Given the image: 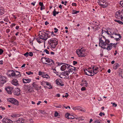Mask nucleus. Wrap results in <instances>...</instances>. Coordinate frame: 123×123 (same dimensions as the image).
Wrapping results in <instances>:
<instances>
[{"instance_id": "obj_1", "label": "nucleus", "mask_w": 123, "mask_h": 123, "mask_svg": "<svg viewBox=\"0 0 123 123\" xmlns=\"http://www.w3.org/2000/svg\"><path fill=\"white\" fill-rule=\"evenodd\" d=\"M99 46L102 49H106V47H105L106 45V42L102 40V39H99Z\"/></svg>"}, {"instance_id": "obj_2", "label": "nucleus", "mask_w": 123, "mask_h": 123, "mask_svg": "<svg viewBox=\"0 0 123 123\" xmlns=\"http://www.w3.org/2000/svg\"><path fill=\"white\" fill-rule=\"evenodd\" d=\"M7 100L14 105H18V102L17 100L13 98L7 99Z\"/></svg>"}, {"instance_id": "obj_3", "label": "nucleus", "mask_w": 123, "mask_h": 123, "mask_svg": "<svg viewBox=\"0 0 123 123\" xmlns=\"http://www.w3.org/2000/svg\"><path fill=\"white\" fill-rule=\"evenodd\" d=\"M122 13L123 14V10H122L121 11H119L118 12H117L116 13V17L117 18L118 16L120 17L122 21H123V16Z\"/></svg>"}, {"instance_id": "obj_4", "label": "nucleus", "mask_w": 123, "mask_h": 123, "mask_svg": "<svg viewBox=\"0 0 123 123\" xmlns=\"http://www.w3.org/2000/svg\"><path fill=\"white\" fill-rule=\"evenodd\" d=\"M75 117H74L73 115H71L70 114L67 113L65 115V117L66 118H68V119H74L75 118L76 119L78 118L77 117L76 115H75Z\"/></svg>"}, {"instance_id": "obj_5", "label": "nucleus", "mask_w": 123, "mask_h": 123, "mask_svg": "<svg viewBox=\"0 0 123 123\" xmlns=\"http://www.w3.org/2000/svg\"><path fill=\"white\" fill-rule=\"evenodd\" d=\"M13 88L12 87L8 86L7 87H5V89L7 92L9 94H12V90Z\"/></svg>"}, {"instance_id": "obj_6", "label": "nucleus", "mask_w": 123, "mask_h": 123, "mask_svg": "<svg viewBox=\"0 0 123 123\" xmlns=\"http://www.w3.org/2000/svg\"><path fill=\"white\" fill-rule=\"evenodd\" d=\"M13 94L17 96L19 95L20 93V90L18 88H15L12 91Z\"/></svg>"}, {"instance_id": "obj_7", "label": "nucleus", "mask_w": 123, "mask_h": 123, "mask_svg": "<svg viewBox=\"0 0 123 123\" xmlns=\"http://www.w3.org/2000/svg\"><path fill=\"white\" fill-rule=\"evenodd\" d=\"M0 80L2 83L4 84L6 82L7 80V78L3 76H1L0 77Z\"/></svg>"}, {"instance_id": "obj_8", "label": "nucleus", "mask_w": 123, "mask_h": 123, "mask_svg": "<svg viewBox=\"0 0 123 123\" xmlns=\"http://www.w3.org/2000/svg\"><path fill=\"white\" fill-rule=\"evenodd\" d=\"M71 67L73 68H70L68 70V73L69 74L71 73V74H73L74 73L76 70V68L74 67L71 66Z\"/></svg>"}, {"instance_id": "obj_9", "label": "nucleus", "mask_w": 123, "mask_h": 123, "mask_svg": "<svg viewBox=\"0 0 123 123\" xmlns=\"http://www.w3.org/2000/svg\"><path fill=\"white\" fill-rule=\"evenodd\" d=\"M44 37H46V38H48L50 37L51 33V32L49 31H47V33L44 32Z\"/></svg>"}, {"instance_id": "obj_10", "label": "nucleus", "mask_w": 123, "mask_h": 123, "mask_svg": "<svg viewBox=\"0 0 123 123\" xmlns=\"http://www.w3.org/2000/svg\"><path fill=\"white\" fill-rule=\"evenodd\" d=\"M99 5L103 8H105L107 6L108 3L105 1L103 3H101L99 4Z\"/></svg>"}, {"instance_id": "obj_11", "label": "nucleus", "mask_w": 123, "mask_h": 123, "mask_svg": "<svg viewBox=\"0 0 123 123\" xmlns=\"http://www.w3.org/2000/svg\"><path fill=\"white\" fill-rule=\"evenodd\" d=\"M2 121L6 123H13L12 120L7 118H4L2 120Z\"/></svg>"}, {"instance_id": "obj_12", "label": "nucleus", "mask_w": 123, "mask_h": 123, "mask_svg": "<svg viewBox=\"0 0 123 123\" xmlns=\"http://www.w3.org/2000/svg\"><path fill=\"white\" fill-rule=\"evenodd\" d=\"M12 84L15 86H19V84L18 83V81L16 79H13L12 81Z\"/></svg>"}, {"instance_id": "obj_13", "label": "nucleus", "mask_w": 123, "mask_h": 123, "mask_svg": "<svg viewBox=\"0 0 123 123\" xmlns=\"http://www.w3.org/2000/svg\"><path fill=\"white\" fill-rule=\"evenodd\" d=\"M113 45L115 44V43L112 44L111 43L107 45V47L106 48V49L107 50H111L112 48V46Z\"/></svg>"}, {"instance_id": "obj_14", "label": "nucleus", "mask_w": 123, "mask_h": 123, "mask_svg": "<svg viewBox=\"0 0 123 123\" xmlns=\"http://www.w3.org/2000/svg\"><path fill=\"white\" fill-rule=\"evenodd\" d=\"M69 73L68 71H66L63 72H62V75L64 76H65L66 77H68L67 78L69 77Z\"/></svg>"}, {"instance_id": "obj_15", "label": "nucleus", "mask_w": 123, "mask_h": 123, "mask_svg": "<svg viewBox=\"0 0 123 123\" xmlns=\"http://www.w3.org/2000/svg\"><path fill=\"white\" fill-rule=\"evenodd\" d=\"M16 122L18 123H23L24 122V120L23 118L20 117L16 121Z\"/></svg>"}, {"instance_id": "obj_16", "label": "nucleus", "mask_w": 123, "mask_h": 123, "mask_svg": "<svg viewBox=\"0 0 123 123\" xmlns=\"http://www.w3.org/2000/svg\"><path fill=\"white\" fill-rule=\"evenodd\" d=\"M37 40V41L39 43H42L44 42V43H45L47 39H36Z\"/></svg>"}, {"instance_id": "obj_17", "label": "nucleus", "mask_w": 123, "mask_h": 123, "mask_svg": "<svg viewBox=\"0 0 123 123\" xmlns=\"http://www.w3.org/2000/svg\"><path fill=\"white\" fill-rule=\"evenodd\" d=\"M58 40L57 39H56V40H52L51 39L49 40V41L48 43L49 44H51V43H55V42H58Z\"/></svg>"}, {"instance_id": "obj_18", "label": "nucleus", "mask_w": 123, "mask_h": 123, "mask_svg": "<svg viewBox=\"0 0 123 123\" xmlns=\"http://www.w3.org/2000/svg\"><path fill=\"white\" fill-rule=\"evenodd\" d=\"M32 85L36 90L38 91L39 90L38 86L36 84V83L33 82Z\"/></svg>"}, {"instance_id": "obj_19", "label": "nucleus", "mask_w": 123, "mask_h": 123, "mask_svg": "<svg viewBox=\"0 0 123 123\" xmlns=\"http://www.w3.org/2000/svg\"><path fill=\"white\" fill-rule=\"evenodd\" d=\"M12 72L11 73L9 74V75L10 76H11L12 77H15V73L14 72V71L13 70H10L9 71V72Z\"/></svg>"}, {"instance_id": "obj_20", "label": "nucleus", "mask_w": 123, "mask_h": 123, "mask_svg": "<svg viewBox=\"0 0 123 123\" xmlns=\"http://www.w3.org/2000/svg\"><path fill=\"white\" fill-rule=\"evenodd\" d=\"M23 82L24 83H27L31 81L30 79H23L22 80Z\"/></svg>"}, {"instance_id": "obj_21", "label": "nucleus", "mask_w": 123, "mask_h": 123, "mask_svg": "<svg viewBox=\"0 0 123 123\" xmlns=\"http://www.w3.org/2000/svg\"><path fill=\"white\" fill-rule=\"evenodd\" d=\"M56 83L58 85L61 86H64V84H63L61 83L60 82V81H59V80L58 79H57L56 80Z\"/></svg>"}, {"instance_id": "obj_22", "label": "nucleus", "mask_w": 123, "mask_h": 123, "mask_svg": "<svg viewBox=\"0 0 123 123\" xmlns=\"http://www.w3.org/2000/svg\"><path fill=\"white\" fill-rule=\"evenodd\" d=\"M84 51L82 50V48H81L79 50L78 49L77 50L76 52L77 54L78 55H80V54H81Z\"/></svg>"}, {"instance_id": "obj_23", "label": "nucleus", "mask_w": 123, "mask_h": 123, "mask_svg": "<svg viewBox=\"0 0 123 123\" xmlns=\"http://www.w3.org/2000/svg\"><path fill=\"white\" fill-rule=\"evenodd\" d=\"M67 67V66L66 65H63L61 67V69L62 71H64L65 70Z\"/></svg>"}, {"instance_id": "obj_24", "label": "nucleus", "mask_w": 123, "mask_h": 123, "mask_svg": "<svg viewBox=\"0 0 123 123\" xmlns=\"http://www.w3.org/2000/svg\"><path fill=\"white\" fill-rule=\"evenodd\" d=\"M46 62L48 63L52 62L53 63V64H54V61L52 59H50L49 58H47V59L46 60Z\"/></svg>"}, {"instance_id": "obj_25", "label": "nucleus", "mask_w": 123, "mask_h": 123, "mask_svg": "<svg viewBox=\"0 0 123 123\" xmlns=\"http://www.w3.org/2000/svg\"><path fill=\"white\" fill-rule=\"evenodd\" d=\"M119 66L118 63H117L114 65L113 68L115 70L117 69Z\"/></svg>"}, {"instance_id": "obj_26", "label": "nucleus", "mask_w": 123, "mask_h": 123, "mask_svg": "<svg viewBox=\"0 0 123 123\" xmlns=\"http://www.w3.org/2000/svg\"><path fill=\"white\" fill-rule=\"evenodd\" d=\"M11 117H19L20 116L18 114H13L10 116Z\"/></svg>"}, {"instance_id": "obj_27", "label": "nucleus", "mask_w": 123, "mask_h": 123, "mask_svg": "<svg viewBox=\"0 0 123 123\" xmlns=\"http://www.w3.org/2000/svg\"><path fill=\"white\" fill-rule=\"evenodd\" d=\"M4 13V9L2 8H0V15H2Z\"/></svg>"}, {"instance_id": "obj_28", "label": "nucleus", "mask_w": 123, "mask_h": 123, "mask_svg": "<svg viewBox=\"0 0 123 123\" xmlns=\"http://www.w3.org/2000/svg\"><path fill=\"white\" fill-rule=\"evenodd\" d=\"M15 77H18L21 76L20 73L16 71L15 73Z\"/></svg>"}, {"instance_id": "obj_29", "label": "nucleus", "mask_w": 123, "mask_h": 123, "mask_svg": "<svg viewBox=\"0 0 123 123\" xmlns=\"http://www.w3.org/2000/svg\"><path fill=\"white\" fill-rule=\"evenodd\" d=\"M113 34H115L116 35L118 36V37L117 38H121V36L119 34L116 33L115 32H113V33H112L111 35H112Z\"/></svg>"}, {"instance_id": "obj_30", "label": "nucleus", "mask_w": 123, "mask_h": 123, "mask_svg": "<svg viewBox=\"0 0 123 123\" xmlns=\"http://www.w3.org/2000/svg\"><path fill=\"white\" fill-rule=\"evenodd\" d=\"M92 68L93 70L95 71V72H96V73H95V74H96L97 73V71H98V68L96 67H93Z\"/></svg>"}, {"instance_id": "obj_31", "label": "nucleus", "mask_w": 123, "mask_h": 123, "mask_svg": "<svg viewBox=\"0 0 123 123\" xmlns=\"http://www.w3.org/2000/svg\"><path fill=\"white\" fill-rule=\"evenodd\" d=\"M53 15L54 16H55L57 14L59 13V12H56V11H55V9H54V10L53 11Z\"/></svg>"}, {"instance_id": "obj_32", "label": "nucleus", "mask_w": 123, "mask_h": 123, "mask_svg": "<svg viewBox=\"0 0 123 123\" xmlns=\"http://www.w3.org/2000/svg\"><path fill=\"white\" fill-rule=\"evenodd\" d=\"M93 23L94 26L95 27H96V26H98L99 25V23L98 22H97V21H95V22H94Z\"/></svg>"}, {"instance_id": "obj_33", "label": "nucleus", "mask_w": 123, "mask_h": 123, "mask_svg": "<svg viewBox=\"0 0 123 123\" xmlns=\"http://www.w3.org/2000/svg\"><path fill=\"white\" fill-rule=\"evenodd\" d=\"M80 12L79 11H77L75 10H73L72 11V13L73 14H76Z\"/></svg>"}, {"instance_id": "obj_34", "label": "nucleus", "mask_w": 123, "mask_h": 123, "mask_svg": "<svg viewBox=\"0 0 123 123\" xmlns=\"http://www.w3.org/2000/svg\"><path fill=\"white\" fill-rule=\"evenodd\" d=\"M86 54L84 52V51L81 54H80V55H78L79 57H85L86 55Z\"/></svg>"}, {"instance_id": "obj_35", "label": "nucleus", "mask_w": 123, "mask_h": 123, "mask_svg": "<svg viewBox=\"0 0 123 123\" xmlns=\"http://www.w3.org/2000/svg\"><path fill=\"white\" fill-rule=\"evenodd\" d=\"M114 21L115 22H117L119 24L122 25H123V22L120 20H117L116 19L114 20Z\"/></svg>"}, {"instance_id": "obj_36", "label": "nucleus", "mask_w": 123, "mask_h": 123, "mask_svg": "<svg viewBox=\"0 0 123 123\" xmlns=\"http://www.w3.org/2000/svg\"><path fill=\"white\" fill-rule=\"evenodd\" d=\"M86 71H87V69H86V70H84V72H85V73L86 75H88V76H92L94 75V74H87V72H86Z\"/></svg>"}, {"instance_id": "obj_37", "label": "nucleus", "mask_w": 123, "mask_h": 123, "mask_svg": "<svg viewBox=\"0 0 123 123\" xmlns=\"http://www.w3.org/2000/svg\"><path fill=\"white\" fill-rule=\"evenodd\" d=\"M106 31H107L104 30L103 29H102L101 32L102 34V35L103 34H104V35L105 34H105L106 33Z\"/></svg>"}, {"instance_id": "obj_38", "label": "nucleus", "mask_w": 123, "mask_h": 123, "mask_svg": "<svg viewBox=\"0 0 123 123\" xmlns=\"http://www.w3.org/2000/svg\"><path fill=\"white\" fill-rule=\"evenodd\" d=\"M54 43L55 44H53L52 45V46H53L52 47L53 48H55V46L57 45L58 43L57 42H55Z\"/></svg>"}, {"instance_id": "obj_39", "label": "nucleus", "mask_w": 123, "mask_h": 123, "mask_svg": "<svg viewBox=\"0 0 123 123\" xmlns=\"http://www.w3.org/2000/svg\"><path fill=\"white\" fill-rule=\"evenodd\" d=\"M26 73L28 75H30L31 74H33V72H31L30 71L26 72Z\"/></svg>"}, {"instance_id": "obj_40", "label": "nucleus", "mask_w": 123, "mask_h": 123, "mask_svg": "<svg viewBox=\"0 0 123 123\" xmlns=\"http://www.w3.org/2000/svg\"><path fill=\"white\" fill-rule=\"evenodd\" d=\"M105 39V41L106 42V44L107 45L110 43V41L107 39Z\"/></svg>"}, {"instance_id": "obj_41", "label": "nucleus", "mask_w": 123, "mask_h": 123, "mask_svg": "<svg viewBox=\"0 0 123 123\" xmlns=\"http://www.w3.org/2000/svg\"><path fill=\"white\" fill-rule=\"evenodd\" d=\"M98 3H99V4H100L101 3H103L105 1L104 0H98Z\"/></svg>"}, {"instance_id": "obj_42", "label": "nucleus", "mask_w": 123, "mask_h": 123, "mask_svg": "<svg viewBox=\"0 0 123 123\" xmlns=\"http://www.w3.org/2000/svg\"><path fill=\"white\" fill-rule=\"evenodd\" d=\"M65 64L67 66V69H69V68H70V66H71L68 64H66V63H64V64Z\"/></svg>"}, {"instance_id": "obj_43", "label": "nucleus", "mask_w": 123, "mask_h": 123, "mask_svg": "<svg viewBox=\"0 0 123 123\" xmlns=\"http://www.w3.org/2000/svg\"><path fill=\"white\" fill-rule=\"evenodd\" d=\"M83 82L84 84H86L85 86H87L88 83H87V82L86 80L83 81Z\"/></svg>"}, {"instance_id": "obj_44", "label": "nucleus", "mask_w": 123, "mask_h": 123, "mask_svg": "<svg viewBox=\"0 0 123 123\" xmlns=\"http://www.w3.org/2000/svg\"><path fill=\"white\" fill-rule=\"evenodd\" d=\"M56 63H57L58 64V65L57 66H60L61 65L64 64V63H59L58 62H56Z\"/></svg>"}, {"instance_id": "obj_45", "label": "nucleus", "mask_w": 123, "mask_h": 123, "mask_svg": "<svg viewBox=\"0 0 123 123\" xmlns=\"http://www.w3.org/2000/svg\"><path fill=\"white\" fill-rule=\"evenodd\" d=\"M102 115H103V116H105V114L104 113H102V112H100L99 114V115H100L101 116H102Z\"/></svg>"}, {"instance_id": "obj_46", "label": "nucleus", "mask_w": 123, "mask_h": 123, "mask_svg": "<svg viewBox=\"0 0 123 123\" xmlns=\"http://www.w3.org/2000/svg\"><path fill=\"white\" fill-rule=\"evenodd\" d=\"M29 54V53L28 52H27L26 53L24 54V55L26 57H27L28 56Z\"/></svg>"}, {"instance_id": "obj_47", "label": "nucleus", "mask_w": 123, "mask_h": 123, "mask_svg": "<svg viewBox=\"0 0 123 123\" xmlns=\"http://www.w3.org/2000/svg\"><path fill=\"white\" fill-rule=\"evenodd\" d=\"M29 55L30 56H33V54L32 53V52H29Z\"/></svg>"}, {"instance_id": "obj_48", "label": "nucleus", "mask_w": 123, "mask_h": 123, "mask_svg": "<svg viewBox=\"0 0 123 123\" xmlns=\"http://www.w3.org/2000/svg\"><path fill=\"white\" fill-rule=\"evenodd\" d=\"M45 51V52L47 54H49V51L47 49H45V50H44V52Z\"/></svg>"}, {"instance_id": "obj_49", "label": "nucleus", "mask_w": 123, "mask_h": 123, "mask_svg": "<svg viewBox=\"0 0 123 123\" xmlns=\"http://www.w3.org/2000/svg\"><path fill=\"white\" fill-rule=\"evenodd\" d=\"M100 120H98V119L96 120L95 121V123H100Z\"/></svg>"}, {"instance_id": "obj_50", "label": "nucleus", "mask_w": 123, "mask_h": 123, "mask_svg": "<svg viewBox=\"0 0 123 123\" xmlns=\"http://www.w3.org/2000/svg\"><path fill=\"white\" fill-rule=\"evenodd\" d=\"M39 4L41 6H42L43 5V3L40 2H39Z\"/></svg>"}, {"instance_id": "obj_51", "label": "nucleus", "mask_w": 123, "mask_h": 123, "mask_svg": "<svg viewBox=\"0 0 123 123\" xmlns=\"http://www.w3.org/2000/svg\"><path fill=\"white\" fill-rule=\"evenodd\" d=\"M58 112H57L56 111H55V115L54 116L55 117H57L58 116Z\"/></svg>"}, {"instance_id": "obj_52", "label": "nucleus", "mask_w": 123, "mask_h": 123, "mask_svg": "<svg viewBox=\"0 0 123 123\" xmlns=\"http://www.w3.org/2000/svg\"><path fill=\"white\" fill-rule=\"evenodd\" d=\"M45 9V7L43 5L42 6H41L40 8V10H42L43 9Z\"/></svg>"}, {"instance_id": "obj_53", "label": "nucleus", "mask_w": 123, "mask_h": 123, "mask_svg": "<svg viewBox=\"0 0 123 123\" xmlns=\"http://www.w3.org/2000/svg\"><path fill=\"white\" fill-rule=\"evenodd\" d=\"M54 30H55V31H54V32L55 33H56L58 32V29L56 28H54Z\"/></svg>"}, {"instance_id": "obj_54", "label": "nucleus", "mask_w": 123, "mask_h": 123, "mask_svg": "<svg viewBox=\"0 0 123 123\" xmlns=\"http://www.w3.org/2000/svg\"><path fill=\"white\" fill-rule=\"evenodd\" d=\"M80 111H82L83 112H85L86 111V110L83 108H81Z\"/></svg>"}, {"instance_id": "obj_55", "label": "nucleus", "mask_w": 123, "mask_h": 123, "mask_svg": "<svg viewBox=\"0 0 123 123\" xmlns=\"http://www.w3.org/2000/svg\"><path fill=\"white\" fill-rule=\"evenodd\" d=\"M81 109V107L80 106L77 107V110H79V111H80Z\"/></svg>"}, {"instance_id": "obj_56", "label": "nucleus", "mask_w": 123, "mask_h": 123, "mask_svg": "<svg viewBox=\"0 0 123 123\" xmlns=\"http://www.w3.org/2000/svg\"><path fill=\"white\" fill-rule=\"evenodd\" d=\"M111 104H113L112 105H113V106H114L115 107H116L117 106V104H115V103H111Z\"/></svg>"}, {"instance_id": "obj_57", "label": "nucleus", "mask_w": 123, "mask_h": 123, "mask_svg": "<svg viewBox=\"0 0 123 123\" xmlns=\"http://www.w3.org/2000/svg\"><path fill=\"white\" fill-rule=\"evenodd\" d=\"M10 42L14 44H16V42H14L12 40H11V41H10Z\"/></svg>"}, {"instance_id": "obj_58", "label": "nucleus", "mask_w": 123, "mask_h": 123, "mask_svg": "<svg viewBox=\"0 0 123 123\" xmlns=\"http://www.w3.org/2000/svg\"><path fill=\"white\" fill-rule=\"evenodd\" d=\"M86 90V88L84 87H82L81 89V91H83L85 90Z\"/></svg>"}, {"instance_id": "obj_59", "label": "nucleus", "mask_w": 123, "mask_h": 123, "mask_svg": "<svg viewBox=\"0 0 123 123\" xmlns=\"http://www.w3.org/2000/svg\"><path fill=\"white\" fill-rule=\"evenodd\" d=\"M0 108L3 110H5V107L2 106H0Z\"/></svg>"}, {"instance_id": "obj_60", "label": "nucleus", "mask_w": 123, "mask_h": 123, "mask_svg": "<svg viewBox=\"0 0 123 123\" xmlns=\"http://www.w3.org/2000/svg\"><path fill=\"white\" fill-rule=\"evenodd\" d=\"M3 52V50L2 49H0V55H1Z\"/></svg>"}, {"instance_id": "obj_61", "label": "nucleus", "mask_w": 123, "mask_h": 123, "mask_svg": "<svg viewBox=\"0 0 123 123\" xmlns=\"http://www.w3.org/2000/svg\"><path fill=\"white\" fill-rule=\"evenodd\" d=\"M77 62L76 61H73V64L74 65H75V64H77Z\"/></svg>"}, {"instance_id": "obj_62", "label": "nucleus", "mask_w": 123, "mask_h": 123, "mask_svg": "<svg viewBox=\"0 0 123 123\" xmlns=\"http://www.w3.org/2000/svg\"><path fill=\"white\" fill-rule=\"evenodd\" d=\"M45 78L47 79H49V76L47 74H46Z\"/></svg>"}, {"instance_id": "obj_63", "label": "nucleus", "mask_w": 123, "mask_h": 123, "mask_svg": "<svg viewBox=\"0 0 123 123\" xmlns=\"http://www.w3.org/2000/svg\"><path fill=\"white\" fill-rule=\"evenodd\" d=\"M4 21L6 22H8L9 21L7 19V18H5L4 19Z\"/></svg>"}, {"instance_id": "obj_64", "label": "nucleus", "mask_w": 123, "mask_h": 123, "mask_svg": "<svg viewBox=\"0 0 123 123\" xmlns=\"http://www.w3.org/2000/svg\"><path fill=\"white\" fill-rule=\"evenodd\" d=\"M121 6L123 7V1H121L120 3Z\"/></svg>"}]
</instances>
